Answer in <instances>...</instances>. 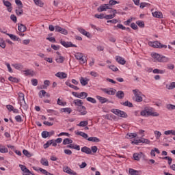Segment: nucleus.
Masks as SVG:
<instances>
[{
  "mask_svg": "<svg viewBox=\"0 0 175 175\" xmlns=\"http://www.w3.org/2000/svg\"><path fill=\"white\" fill-rule=\"evenodd\" d=\"M60 44L64 46V47H77L76 44L72 43V42H66L62 40H60Z\"/></svg>",
  "mask_w": 175,
  "mask_h": 175,
  "instance_id": "obj_7",
  "label": "nucleus"
},
{
  "mask_svg": "<svg viewBox=\"0 0 175 175\" xmlns=\"http://www.w3.org/2000/svg\"><path fill=\"white\" fill-rule=\"evenodd\" d=\"M63 171L65 173H67V174L77 175V173L76 172L72 170V169H70V167H64Z\"/></svg>",
  "mask_w": 175,
  "mask_h": 175,
  "instance_id": "obj_9",
  "label": "nucleus"
},
{
  "mask_svg": "<svg viewBox=\"0 0 175 175\" xmlns=\"http://www.w3.org/2000/svg\"><path fill=\"white\" fill-rule=\"evenodd\" d=\"M40 162L41 165H43V166H49V161L46 159H42Z\"/></svg>",
  "mask_w": 175,
  "mask_h": 175,
  "instance_id": "obj_41",
  "label": "nucleus"
},
{
  "mask_svg": "<svg viewBox=\"0 0 175 175\" xmlns=\"http://www.w3.org/2000/svg\"><path fill=\"white\" fill-rule=\"evenodd\" d=\"M154 135H156V139H159V137H161V136L162 135V133H161V132H159L158 131H155Z\"/></svg>",
  "mask_w": 175,
  "mask_h": 175,
  "instance_id": "obj_60",
  "label": "nucleus"
},
{
  "mask_svg": "<svg viewBox=\"0 0 175 175\" xmlns=\"http://www.w3.org/2000/svg\"><path fill=\"white\" fill-rule=\"evenodd\" d=\"M116 59L118 64H120V65H125L126 61L124 59V58L121 57L120 56H116Z\"/></svg>",
  "mask_w": 175,
  "mask_h": 175,
  "instance_id": "obj_18",
  "label": "nucleus"
},
{
  "mask_svg": "<svg viewBox=\"0 0 175 175\" xmlns=\"http://www.w3.org/2000/svg\"><path fill=\"white\" fill-rule=\"evenodd\" d=\"M167 90H174L175 88V82H172L170 84L166 85Z\"/></svg>",
  "mask_w": 175,
  "mask_h": 175,
  "instance_id": "obj_33",
  "label": "nucleus"
},
{
  "mask_svg": "<svg viewBox=\"0 0 175 175\" xmlns=\"http://www.w3.org/2000/svg\"><path fill=\"white\" fill-rule=\"evenodd\" d=\"M76 135H79V136H81L82 137H83L84 139H86L88 140V135L84 132H77L76 133Z\"/></svg>",
  "mask_w": 175,
  "mask_h": 175,
  "instance_id": "obj_32",
  "label": "nucleus"
},
{
  "mask_svg": "<svg viewBox=\"0 0 175 175\" xmlns=\"http://www.w3.org/2000/svg\"><path fill=\"white\" fill-rule=\"evenodd\" d=\"M153 73H155V74L158 73L160 75H163V73H165V70L156 68V69L153 70Z\"/></svg>",
  "mask_w": 175,
  "mask_h": 175,
  "instance_id": "obj_43",
  "label": "nucleus"
},
{
  "mask_svg": "<svg viewBox=\"0 0 175 175\" xmlns=\"http://www.w3.org/2000/svg\"><path fill=\"white\" fill-rule=\"evenodd\" d=\"M117 3H120V2L116 1V0H110L109 1V6H113V5H117Z\"/></svg>",
  "mask_w": 175,
  "mask_h": 175,
  "instance_id": "obj_50",
  "label": "nucleus"
},
{
  "mask_svg": "<svg viewBox=\"0 0 175 175\" xmlns=\"http://www.w3.org/2000/svg\"><path fill=\"white\" fill-rule=\"evenodd\" d=\"M74 103L75 105V106H78V107H81V106H83V101L81 100H74Z\"/></svg>",
  "mask_w": 175,
  "mask_h": 175,
  "instance_id": "obj_29",
  "label": "nucleus"
},
{
  "mask_svg": "<svg viewBox=\"0 0 175 175\" xmlns=\"http://www.w3.org/2000/svg\"><path fill=\"white\" fill-rule=\"evenodd\" d=\"M143 155V152H141L140 154L134 153L133 154V158L135 161H140V158Z\"/></svg>",
  "mask_w": 175,
  "mask_h": 175,
  "instance_id": "obj_31",
  "label": "nucleus"
},
{
  "mask_svg": "<svg viewBox=\"0 0 175 175\" xmlns=\"http://www.w3.org/2000/svg\"><path fill=\"white\" fill-rule=\"evenodd\" d=\"M88 142H92L93 143H99L100 139L96 137H90L88 138Z\"/></svg>",
  "mask_w": 175,
  "mask_h": 175,
  "instance_id": "obj_24",
  "label": "nucleus"
},
{
  "mask_svg": "<svg viewBox=\"0 0 175 175\" xmlns=\"http://www.w3.org/2000/svg\"><path fill=\"white\" fill-rule=\"evenodd\" d=\"M152 58L154 59V61H157L158 62H169L170 59L166 56H161V55L158 53H153Z\"/></svg>",
  "mask_w": 175,
  "mask_h": 175,
  "instance_id": "obj_1",
  "label": "nucleus"
},
{
  "mask_svg": "<svg viewBox=\"0 0 175 175\" xmlns=\"http://www.w3.org/2000/svg\"><path fill=\"white\" fill-rule=\"evenodd\" d=\"M25 76H33L35 72L31 71V70H26L24 71Z\"/></svg>",
  "mask_w": 175,
  "mask_h": 175,
  "instance_id": "obj_37",
  "label": "nucleus"
},
{
  "mask_svg": "<svg viewBox=\"0 0 175 175\" xmlns=\"http://www.w3.org/2000/svg\"><path fill=\"white\" fill-rule=\"evenodd\" d=\"M18 29L20 32H25V31H27V27L23 24H18Z\"/></svg>",
  "mask_w": 175,
  "mask_h": 175,
  "instance_id": "obj_25",
  "label": "nucleus"
},
{
  "mask_svg": "<svg viewBox=\"0 0 175 175\" xmlns=\"http://www.w3.org/2000/svg\"><path fill=\"white\" fill-rule=\"evenodd\" d=\"M12 66L15 68V69H17V70H20V69H23V65L20 64H12Z\"/></svg>",
  "mask_w": 175,
  "mask_h": 175,
  "instance_id": "obj_40",
  "label": "nucleus"
},
{
  "mask_svg": "<svg viewBox=\"0 0 175 175\" xmlns=\"http://www.w3.org/2000/svg\"><path fill=\"white\" fill-rule=\"evenodd\" d=\"M147 110V114L148 117H150V116H152V117H159V113L157 112H153L152 109H146Z\"/></svg>",
  "mask_w": 175,
  "mask_h": 175,
  "instance_id": "obj_15",
  "label": "nucleus"
},
{
  "mask_svg": "<svg viewBox=\"0 0 175 175\" xmlns=\"http://www.w3.org/2000/svg\"><path fill=\"white\" fill-rule=\"evenodd\" d=\"M87 96H88V94L85 92H82L81 93H79V98L80 99H85V98H87Z\"/></svg>",
  "mask_w": 175,
  "mask_h": 175,
  "instance_id": "obj_35",
  "label": "nucleus"
},
{
  "mask_svg": "<svg viewBox=\"0 0 175 175\" xmlns=\"http://www.w3.org/2000/svg\"><path fill=\"white\" fill-rule=\"evenodd\" d=\"M137 136L136 133H127V139H135Z\"/></svg>",
  "mask_w": 175,
  "mask_h": 175,
  "instance_id": "obj_34",
  "label": "nucleus"
},
{
  "mask_svg": "<svg viewBox=\"0 0 175 175\" xmlns=\"http://www.w3.org/2000/svg\"><path fill=\"white\" fill-rule=\"evenodd\" d=\"M34 2L36 5H38V6H43V2L40 0H34Z\"/></svg>",
  "mask_w": 175,
  "mask_h": 175,
  "instance_id": "obj_62",
  "label": "nucleus"
},
{
  "mask_svg": "<svg viewBox=\"0 0 175 175\" xmlns=\"http://www.w3.org/2000/svg\"><path fill=\"white\" fill-rule=\"evenodd\" d=\"M4 6H6V8H8V12H12V3L8 1H5L3 3Z\"/></svg>",
  "mask_w": 175,
  "mask_h": 175,
  "instance_id": "obj_22",
  "label": "nucleus"
},
{
  "mask_svg": "<svg viewBox=\"0 0 175 175\" xmlns=\"http://www.w3.org/2000/svg\"><path fill=\"white\" fill-rule=\"evenodd\" d=\"M133 92L135 95V102H138V103L143 102V97H142V92H140L139 90L137 89L133 90Z\"/></svg>",
  "mask_w": 175,
  "mask_h": 175,
  "instance_id": "obj_5",
  "label": "nucleus"
},
{
  "mask_svg": "<svg viewBox=\"0 0 175 175\" xmlns=\"http://www.w3.org/2000/svg\"><path fill=\"white\" fill-rule=\"evenodd\" d=\"M116 17V14H109V15H106L105 16V20H111V18H114Z\"/></svg>",
  "mask_w": 175,
  "mask_h": 175,
  "instance_id": "obj_53",
  "label": "nucleus"
},
{
  "mask_svg": "<svg viewBox=\"0 0 175 175\" xmlns=\"http://www.w3.org/2000/svg\"><path fill=\"white\" fill-rule=\"evenodd\" d=\"M18 99H19L21 106L25 109H28V106H27V103H25V96L24 95V94L20 92L18 94Z\"/></svg>",
  "mask_w": 175,
  "mask_h": 175,
  "instance_id": "obj_3",
  "label": "nucleus"
},
{
  "mask_svg": "<svg viewBox=\"0 0 175 175\" xmlns=\"http://www.w3.org/2000/svg\"><path fill=\"white\" fill-rule=\"evenodd\" d=\"M84 57V55L81 53H77L75 54V58L76 59H78L79 61V59H81V57Z\"/></svg>",
  "mask_w": 175,
  "mask_h": 175,
  "instance_id": "obj_44",
  "label": "nucleus"
},
{
  "mask_svg": "<svg viewBox=\"0 0 175 175\" xmlns=\"http://www.w3.org/2000/svg\"><path fill=\"white\" fill-rule=\"evenodd\" d=\"M152 14L153 17H156V18H162V17H163L162 12L158 11L152 12Z\"/></svg>",
  "mask_w": 175,
  "mask_h": 175,
  "instance_id": "obj_20",
  "label": "nucleus"
},
{
  "mask_svg": "<svg viewBox=\"0 0 175 175\" xmlns=\"http://www.w3.org/2000/svg\"><path fill=\"white\" fill-rule=\"evenodd\" d=\"M168 110H175V105L172 104H168L166 105Z\"/></svg>",
  "mask_w": 175,
  "mask_h": 175,
  "instance_id": "obj_52",
  "label": "nucleus"
},
{
  "mask_svg": "<svg viewBox=\"0 0 175 175\" xmlns=\"http://www.w3.org/2000/svg\"><path fill=\"white\" fill-rule=\"evenodd\" d=\"M101 91H103V92H105V94H107V95H116V92H117V90L113 88H104L101 89Z\"/></svg>",
  "mask_w": 175,
  "mask_h": 175,
  "instance_id": "obj_6",
  "label": "nucleus"
},
{
  "mask_svg": "<svg viewBox=\"0 0 175 175\" xmlns=\"http://www.w3.org/2000/svg\"><path fill=\"white\" fill-rule=\"evenodd\" d=\"M15 120L17 122H23V118H21V116L18 115L15 117Z\"/></svg>",
  "mask_w": 175,
  "mask_h": 175,
  "instance_id": "obj_58",
  "label": "nucleus"
},
{
  "mask_svg": "<svg viewBox=\"0 0 175 175\" xmlns=\"http://www.w3.org/2000/svg\"><path fill=\"white\" fill-rule=\"evenodd\" d=\"M77 30L79 31V32H80V33H82V35H84L87 38H91V33L85 31V29L81 27H79Z\"/></svg>",
  "mask_w": 175,
  "mask_h": 175,
  "instance_id": "obj_10",
  "label": "nucleus"
},
{
  "mask_svg": "<svg viewBox=\"0 0 175 175\" xmlns=\"http://www.w3.org/2000/svg\"><path fill=\"white\" fill-rule=\"evenodd\" d=\"M111 112L113 113V114H116V116H118V117H122V118H126V117H128V115L125 111L120 109H111Z\"/></svg>",
  "mask_w": 175,
  "mask_h": 175,
  "instance_id": "obj_4",
  "label": "nucleus"
},
{
  "mask_svg": "<svg viewBox=\"0 0 175 175\" xmlns=\"http://www.w3.org/2000/svg\"><path fill=\"white\" fill-rule=\"evenodd\" d=\"M96 99H98L102 104L106 103L107 102H109V103H113L112 101H109V99L100 96H96Z\"/></svg>",
  "mask_w": 175,
  "mask_h": 175,
  "instance_id": "obj_12",
  "label": "nucleus"
},
{
  "mask_svg": "<svg viewBox=\"0 0 175 175\" xmlns=\"http://www.w3.org/2000/svg\"><path fill=\"white\" fill-rule=\"evenodd\" d=\"M15 12H16V14L17 16H21L24 13L23 10V7H18L16 9Z\"/></svg>",
  "mask_w": 175,
  "mask_h": 175,
  "instance_id": "obj_27",
  "label": "nucleus"
},
{
  "mask_svg": "<svg viewBox=\"0 0 175 175\" xmlns=\"http://www.w3.org/2000/svg\"><path fill=\"white\" fill-rule=\"evenodd\" d=\"M0 47L2 49H5V47H6V43H5V40L2 38H0Z\"/></svg>",
  "mask_w": 175,
  "mask_h": 175,
  "instance_id": "obj_49",
  "label": "nucleus"
},
{
  "mask_svg": "<svg viewBox=\"0 0 175 175\" xmlns=\"http://www.w3.org/2000/svg\"><path fill=\"white\" fill-rule=\"evenodd\" d=\"M8 80L10 81H12V83H18L20 81L18 80V79L16 78V77H13L12 76H10L9 78H8Z\"/></svg>",
  "mask_w": 175,
  "mask_h": 175,
  "instance_id": "obj_39",
  "label": "nucleus"
},
{
  "mask_svg": "<svg viewBox=\"0 0 175 175\" xmlns=\"http://www.w3.org/2000/svg\"><path fill=\"white\" fill-rule=\"evenodd\" d=\"M141 143H144V144H150L151 142L147 139L142 138Z\"/></svg>",
  "mask_w": 175,
  "mask_h": 175,
  "instance_id": "obj_55",
  "label": "nucleus"
},
{
  "mask_svg": "<svg viewBox=\"0 0 175 175\" xmlns=\"http://www.w3.org/2000/svg\"><path fill=\"white\" fill-rule=\"evenodd\" d=\"M7 35L10 38V39H12V40H16L17 42L20 40V38L17 37V36L9 33H7Z\"/></svg>",
  "mask_w": 175,
  "mask_h": 175,
  "instance_id": "obj_36",
  "label": "nucleus"
},
{
  "mask_svg": "<svg viewBox=\"0 0 175 175\" xmlns=\"http://www.w3.org/2000/svg\"><path fill=\"white\" fill-rule=\"evenodd\" d=\"M107 9H110L109 4H103L97 8L98 12H106Z\"/></svg>",
  "mask_w": 175,
  "mask_h": 175,
  "instance_id": "obj_11",
  "label": "nucleus"
},
{
  "mask_svg": "<svg viewBox=\"0 0 175 175\" xmlns=\"http://www.w3.org/2000/svg\"><path fill=\"white\" fill-rule=\"evenodd\" d=\"M23 152L25 157H27V158H31V157H32V154H31V153H29V152L25 149L23 150Z\"/></svg>",
  "mask_w": 175,
  "mask_h": 175,
  "instance_id": "obj_46",
  "label": "nucleus"
},
{
  "mask_svg": "<svg viewBox=\"0 0 175 175\" xmlns=\"http://www.w3.org/2000/svg\"><path fill=\"white\" fill-rule=\"evenodd\" d=\"M121 104L123 105V106H127V107H133V104H132V103H131L129 101H126Z\"/></svg>",
  "mask_w": 175,
  "mask_h": 175,
  "instance_id": "obj_42",
  "label": "nucleus"
},
{
  "mask_svg": "<svg viewBox=\"0 0 175 175\" xmlns=\"http://www.w3.org/2000/svg\"><path fill=\"white\" fill-rule=\"evenodd\" d=\"M31 84L32 85H34V87H36V85H38V79H31Z\"/></svg>",
  "mask_w": 175,
  "mask_h": 175,
  "instance_id": "obj_64",
  "label": "nucleus"
},
{
  "mask_svg": "<svg viewBox=\"0 0 175 175\" xmlns=\"http://www.w3.org/2000/svg\"><path fill=\"white\" fill-rule=\"evenodd\" d=\"M72 143H73V140L69 138H66L63 140L64 146H66V144H72Z\"/></svg>",
  "mask_w": 175,
  "mask_h": 175,
  "instance_id": "obj_30",
  "label": "nucleus"
},
{
  "mask_svg": "<svg viewBox=\"0 0 175 175\" xmlns=\"http://www.w3.org/2000/svg\"><path fill=\"white\" fill-rule=\"evenodd\" d=\"M51 143H53L51 140L47 141V142L44 144V148H49L50 146H51Z\"/></svg>",
  "mask_w": 175,
  "mask_h": 175,
  "instance_id": "obj_56",
  "label": "nucleus"
},
{
  "mask_svg": "<svg viewBox=\"0 0 175 175\" xmlns=\"http://www.w3.org/2000/svg\"><path fill=\"white\" fill-rule=\"evenodd\" d=\"M129 173L131 175H140V174H142V171H137V170H133L132 168H130L129 170Z\"/></svg>",
  "mask_w": 175,
  "mask_h": 175,
  "instance_id": "obj_17",
  "label": "nucleus"
},
{
  "mask_svg": "<svg viewBox=\"0 0 175 175\" xmlns=\"http://www.w3.org/2000/svg\"><path fill=\"white\" fill-rule=\"evenodd\" d=\"M88 125V121H81L77 124L78 126H87Z\"/></svg>",
  "mask_w": 175,
  "mask_h": 175,
  "instance_id": "obj_45",
  "label": "nucleus"
},
{
  "mask_svg": "<svg viewBox=\"0 0 175 175\" xmlns=\"http://www.w3.org/2000/svg\"><path fill=\"white\" fill-rule=\"evenodd\" d=\"M8 149L5 147L3 148H0V152H1V154H5L6 152H8Z\"/></svg>",
  "mask_w": 175,
  "mask_h": 175,
  "instance_id": "obj_63",
  "label": "nucleus"
},
{
  "mask_svg": "<svg viewBox=\"0 0 175 175\" xmlns=\"http://www.w3.org/2000/svg\"><path fill=\"white\" fill-rule=\"evenodd\" d=\"M148 44L154 49H167V45L162 44L159 41L149 42Z\"/></svg>",
  "mask_w": 175,
  "mask_h": 175,
  "instance_id": "obj_2",
  "label": "nucleus"
},
{
  "mask_svg": "<svg viewBox=\"0 0 175 175\" xmlns=\"http://www.w3.org/2000/svg\"><path fill=\"white\" fill-rule=\"evenodd\" d=\"M10 19H11L12 21H13L14 23H17V16H16V15L12 14V15L10 16Z\"/></svg>",
  "mask_w": 175,
  "mask_h": 175,
  "instance_id": "obj_59",
  "label": "nucleus"
},
{
  "mask_svg": "<svg viewBox=\"0 0 175 175\" xmlns=\"http://www.w3.org/2000/svg\"><path fill=\"white\" fill-rule=\"evenodd\" d=\"M94 17H96V18L103 19V18H105V16L103 14H96L94 15Z\"/></svg>",
  "mask_w": 175,
  "mask_h": 175,
  "instance_id": "obj_57",
  "label": "nucleus"
},
{
  "mask_svg": "<svg viewBox=\"0 0 175 175\" xmlns=\"http://www.w3.org/2000/svg\"><path fill=\"white\" fill-rule=\"evenodd\" d=\"M66 85H67L68 87H70V88H73V90H75V91H79V90H80V88H79V87L72 85V83H70V82H69L68 81L66 82Z\"/></svg>",
  "mask_w": 175,
  "mask_h": 175,
  "instance_id": "obj_28",
  "label": "nucleus"
},
{
  "mask_svg": "<svg viewBox=\"0 0 175 175\" xmlns=\"http://www.w3.org/2000/svg\"><path fill=\"white\" fill-rule=\"evenodd\" d=\"M77 111L81 114V116H85L87 114V110L85 109V107L81 106V107H77Z\"/></svg>",
  "mask_w": 175,
  "mask_h": 175,
  "instance_id": "obj_13",
  "label": "nucleus"
},
{
  "mask_svg": "<svg viewBox=\"0 0 175 175\" xmlns=\"http://www.w3.org/2000/svg\"><path fill=\"white\" fill-rule=\"evenodd\" d=\"M89 81L90 80H88V79L84 78L83 77H81L80 79V83H81V85H83V86L87 85V84H88Z\"/></svg>",
  "mask_w": 175,
  "mask_h": 175,
  "instance_id": "obj_23",
  "label": "nucleus"
},
{
  "mask_svg": "<svg viewBox=\"0 0 175 175\" xmlns=\"http://www.w3.org/2000/svg\"><path fill=\"white\" fill-rule=\"evenodd\" d=\"M55 61L56 62H57V64H64V62L65 61V57L64 56L59 55L55 59Z\"/></svg>",
  "mask_w": 175,
  "mask_h": 175,
  "instance_id": "obj_21",
  "label": "nucleus"
},
{
  "mask_svg": "<svg viewBox=\"0 0 175 175\" xmlns=\"http://www.w3.org/2000/svg\"><path fill=\"white\" fill-rule=\"evenodd\" d=\"M42 136L43 139H47V137H49V133L46 131H42Z\"/></svg>",
  "mask_w": 175,
  "mask_h": 175,
  "instance_id": "obj_47",
  "label": "nucleus"
},
{
  "mask_svg": "<svg viewBox=\"0 0 175 175\" xmlns=\"http://www.w3.org/2000/svg\"><path fill=\"white\" fill-rule=\"evenodd\" d=\"M55 75L59 79H66L68 77V75L64 72H58Z\"/></svg>",
  "mask_w": 175,
  "mask_h": 175,
  "instance_id": "obj_14",
  "label": "nucleus"
},
{
  "mask_svg": "<svg viewBox=\"0 0 175 175\" xmlns=\"http://www.w3.org/2000/svg\"><path fill=\"white\" fill-rule=\"evenodd\" d=\"M44 87H43L44 90L47 89V87H49V85H50V81H49V80H45V81H44Z\"/></svg>",
  "mask_w": 175,
  "mask_h": 175,
  "instance_id": "obj_54",
  "label": "nucleus"
},
{
  "mask_svg": "<svg viewBox=\"0 0 175 175\" xmlns=\"http://www.w3.org/2000/svg\"><path fill=\"white\" fill-rule=\"evenodd\" d=\"M88 102H91V103H96V100L92 97L86 98Z\"/></svg>",
  "mask_w": 175,
  "mask_h": 175,
  "instance_id": "obj_51",
  "label": "nucleus"
},
{
  "mask_svg": "<svg viewBox=\"0 0 175 175\" xmlns=\"http://www.w3.org/2000/svg\"><path fill=\"white\" fill-rule=\"evenodd\" d=\"M55 32H59L62 35H68V30L59 26H55Z\"/></svg>",
  "mask_w": 175,
  "mask_h": 175,
  "instance_id": "obj_8",
  "label": "nucleus"
},
{
  "mask_svg": "<svg viewBox=\"0 0 175 175\" xmlns=\"http://www.w3.org/2000/svg\"><path fill=\"white\" fill-rule=\"evenodd\" d=\"M19 166H20L22 172H23V173H29V174L35 175V174H32V172H31V171H29V170H28V168H27V167H25V165H20Z\"/></svg>",
  "mask_w": 175,
  "mask_h": 175,
  "instance_id": "obj_19",
  "label": "nucleus"
},
{
  "mask_svg": "<svg viewBox=\"0 0 175 175\" xmlns=\"http://www.w3.org/2000/svg\"><path fill=\"white\" fill-rule=\"evenodd\" d=\"M81 151L82 152H85V154H92V151L91 150V148H90L87 146H84V147L81 148Z\"/></svg>",
  "mask_w": 175,
  "mask_h": 175,
  "instance_id": "obj_16",
  "label": "nucleus"
},
{
  "mask_svg": "<svg viewBox=\"0 0 175 175\" xmlns=\"http://www.w3.org/2000/svg\"><path fill=\"white\" fill-rule=\"evenodd\" d=\"M62 113H68V114H70L72 113V109L70 108H63L61 109Z\"/></svg>",
  "mask_w": 175,
  "mask_h": 175,
  "instance_id": "obj_38",
  "label": "nucleus"
},
{
  "mask_svg": "<svg viewBox=\"0 0 175 175\" xmlns=\"http://www.w3.org/2000/svg\"><path fill=\"white\" fill-rule=\"evenodd\" d=\"M116 96L118 99H123L124 96H125V94L122 90H120L117 92Z\"/></svg>",
  "mask_w": 175,
  "mask_h": 175,
  "instance_id": "obj_26",
  "label": "nucleus"
},
{
  "mask_svg": "<svg viewBox=\"0 0 175 175\" xmlns=\"http://www.w3.org/2000/svg\"><path fill=\"white\" fill-rule=\"evenodd\" d=\"M46 94H47V92H46L44 90L40 91V93H39L40 98H43V96H45Z\"/></svg>",
  "mask_w": 175,
  "mask_h": 175,
  "instance_id": "obj_61",
  "label": "nucleus"
},
{
  "mask_svg": "<svg viewBox=\"0 0 175 175\" xmlns=\"http://www.w3.org/2000/svg\"><path fill=\"white\" fill-rule=\"evenodd\" d=\"M136 24L140 28H144V22L142 21H137L136 22Z\"/></svg>",
  "mask_w": 175,
  "mask_h": 175,
  "instance_id": "obj_48",
  "label": "nucleus"
}]
</instances>
